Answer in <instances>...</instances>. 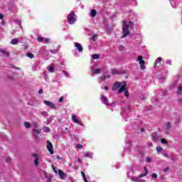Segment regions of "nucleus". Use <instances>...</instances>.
<instances>
[{
	"label": "nucleus",
	"instance_id": "1",
	"mask_svg": "<svg viewBox=\"0 0 182 182\" xmlns=\"http://www.w3.org/2000/svg\"><path fill=\"white\" fill-rule=\"evenodd\" d=\"M122 23H124V26L122 27V38H127L129 35H130V30L129 28H132V26H134V23L132 21H123Z\"/></svg>",
	"mask_w": 182,
	"mask_h": 182
},
{
	"label": "nucleus",
	"instance_id": "2",
	"mask_svg": "<svg viewBox=\"0 0 182 182\" xmlns=\"http://www.w3.org/2000/svg\"><path fill=\"white\" fill-rule=\"evenodd\" d=\"M76 16V15H75V11H71L70 13V14L68 15L67 19L69 22V23H70L71 25L73 23H75V21H76V19L75 18Z\"/></svg>",
	"mask_w": 182,
	"mask_h": 182
},
{
	"label": "nucleus",
	"instance_id": "3",
	"mask_svg": "<svg viewBox=\"0 0 182 182\" xmlns=\"http://www.w3.org/2000/svg\"><path fill=\"white\" fill-rule=\"evenodd\" d=\"M138 62H139L141 70H144L146 69V65H144L146 64V61L143 60V56L139 55L138 57Z\"/></svg>",
	"mask_w": 182,
	"mask_h": 182
},
{
	"label": "nucleus",
	"instance_id": "4",
	"mask_svg": "<svg viewBox=\"0 0 182 182\" xmlns=\"http://www.w3.org/2000/svg\"><path fill=\"white\" fill-rule=\"evenodd\" d=\"M41 134V129H33V136L35 140H39V135Z\"/></svg>",
	"mask_w": 182,
	"mask_h": 182
},
{
	"label": "nucleus",
	"instance_id": "5",
	"mask_svg": "<svg viewBox=\"0 0 182 182\" xmlns=\"http://www.w3.org/2000/svg\"><path fill=\"white\" fill-rule=\"evenodd\" d=\"M31 156L35 159H34L35 166L38 167V166H39V155H38V154H32Z\"/></svg>",
	"mask_w": 182,
	"mask_h": 182
},
{
	"label": "nucleus",
	"instance_id": "6",
	"mask_svg": "<svg viewBox=\"0 0 182 182\" xmlns=\"http://www.w3.org/2000/svg\"><path fill=\"white\" fill-rule=\"evenodd\" d=\"M47 149L50 153V154H53V145L50 141H47Z\"/></svg>",
	"mask_w": 182,
	"mask_h": 182
},
{
	"label": "nucleus",
	"instance_id": "7",
	"mask_svg": "<svg viewBox=\"0 0 182 182\" xmlns=\"http://www.w3.org/2000/svg\"><path fill=\"white\" fill-rule=\"evenodd\" d=\"M74 46L77 49L79 52H83V47L79 43H74Z\"/></svg>",
	"mask_w": 182,
	"mask_h": 182
},
{
	"label": "nucleus",
	"instance_id": "8",
	"mask_svg": "<svg viewBox=\"0 0 182 182\" xmlns=\"http://www.w3.org/2000/svg\"><path fill=\"white\" fill-rule=\"evenodd\" d=\"M122 87V82H117L114 84L112 87V90H117V89H119V87Z\"/></svg>",
	"mask_w": 182,
	"mask_h": 182
},
{
	"label": "nucleus",
	"instance_id": "9",
	"mask_svg": "<svg viewBox=\"0 0 182 182\" xmlns=\"http://www.w3.org/2000/svg\"><path fill=\"white\" fill-rule=\"evenodd\" d=\"M72 121L73 122V123H76L77 124H80V126H82V122L76 119V115L75 114L72 116Z\"/></svg>",
	"mask_w": 182,
	"mask_h": 182
},
{
	"label": "nucleus",
	"instance_id": "10",
	"mask_svg": "<svg viewBox=\"0 0 182 182\" xmlns=\"http://www.w3.org/2000/svg\"><path fill=\"white\" fill-rule=\"evenodd\" d=\"M44 103L51 109H55V104L50 101L45 100Z\"/></svg>",
	"mask_w": 182,
	"mask_h": 182
},
{
	"label": "nucleus",
	"instance_id": "11",
	"mask_svg": "<svg viewBox=\"0 0 182 182\" xmlns=\"http://www.w3.org/2000/svg\"><path fill=\"white\" fill-rule=\"evenodd\" d=\"M161 60H163V58L159 57L154 62V66H160L161 65Z\"/></svg>",
	"mask_w": 182,
	"mask_h": 182
},
{
	"label": "nucleus",
	"instance_id": "12",
	"mask_svg": "<svg viewBox=\"0 0 182 182\" xmlns=\"http://www.w3.org/2000/svg\"><path fill=\"white\" fill-rule=\"evenodd\" d=\"M58 174H59L61 180H65L66 178V174L65 173H63V171L59 169Z\"/></svg>",
	"mask_w": 182,
	"mask_h": 182
},
{
	"label": "nucleus",
	"instance_id": "13",
	"mask_svg": "<svg viewBox=\"0 0 182 182\" xmlns=\"http://www.w3.org/2000/svg\"><path fill=\"white\" fill-rule=\"evenodd\" d=\"M101 100L104 105L109 106V103L107 102V97L105 95H101Z\"/></svg>",
	"mask_w": 182,
	"mask_h": 182
},
{
	"label": "nucleus",
	"instance_id": "14",
	"mask_svg": "<svg viewBox=\"0 0 182 182\" xmlns=\"http://www.w3.org/2000/svg\"><path fill=\"white\" fill-rule=\"evenodd\" d=\"M0 53L4 55L5 58H9V53L6 51V50H4L2 48H0Z\"/></svg>",
	"mask_w": 182,
	"mask_h": 182
},
{
	"label": "nucleus",
	"instance_id": "15",
	"mask_svg": "<svg viewBox=\"0 0 182 182\" xmlns=\"http://www.w3.org/2000/svg\"><path fill=\"white\" fill-rule=\"evenodd\" d=\"M126 90V84H124L118 90V93H123Z\"/></svg>",
	"mask_w": 182,
	"mask_h": 182
},
{
	"label": "nucleus",
	"instance_id": "16",
	"mask_svg": "<svg viewBox=\"0 0 182 182\" xmlns=\"http://www.w3.org/2000/svg\"><path fill=\"white\" fill-rule=\"evenodd\" d=\"M18 43H19V40H18V38H14L11 41V45H18Z\"/></svg>",
	"mask_w": 182,
	"mask_h": 182
},
{
	"label": "nucleus",
	"instance_id": "17",
	"mask_svg": "<svg viewBox=\"0 0 182 182\" xmlns=\"http://www.w3.org/2000/svg\"><path fill=\"white\" fill-rule=\"evenodd\" d=\"M92 73L93 75H96V74L100 73V68L92 69Z\"/></svg>",
	"mask_w": 182,
	"mask_h": 182
},
{
	"label": "nucleus",
	"instance_id": "18",
	"mask_svg": "<svg viewBox=\"0 0 182 182\" xmlns=\"http://www.w3.org/2000/svg\"><path fill=\"white\" fill-rule=\"evenodd\" d=\"M97 14V11H96L95 9H92L91 12H90V16H92V18H95V16H96Z\"/></svg>",
	"mask_w": 182,
	"mask_h": 182
},
{
	"label": "nucleus",
	"instance_id": "19",
	"mask_svg": "<svg viewBox=\"0 0 182 182\" xmlns=\"http://www.w3.org/2000/svg\"><path fill=\"white\" fill-rule=\"evenodd\" d=\"M26 56L28 58H30V59H33V58H35V55H33V53H27Z\"/></svg>",
	"mask_w": 182,
	"mask_h": 182
},
{
	"label": "nucleus",
	"instance_id": "20",
	"mask_svg": "<svg viewBox=\"0 0 182 182\" xmlns=\"http://www.w3.org/2000/svg\"><path fill=\"white\" fill-rule=\"evenodd\" d=\"M132 181H134V182H141L140 178H136V177H132Z\"/></svg>",
	"mask_w": 182,
	"mask_h": 182
},
{
	"label": "nucleus",
	"instance_id": "21",
	"mask_svg": "<svg viewBox=\"0 0 182 182\" xmlns=\"http://www.w3.org/2000/svg\"><path fill=\"white\" fill-rule=\"evenodd\" d=\"M90 39H92V41H93L94 42H96V41H97V34H95L93 35Z\"/></svg>",
	"mask_w": 182,
	"mask_h": 182
},
{
	"label": "nucleus",
	"instance_id": "22",
	"mask_svg": "<svg viewBox=\"0 0 182 182\" xmlns=\"http://www.w3.org/2000/svg\"><path fill=\"white\" fill-rule=\"evenodd\" d=\"M43 130L45 133H49V132H50V129H49V127H44L43 128Z\"/></svg>",
	"mask_w": 182,
	"mask_h": 182
},
{
	"label": "nucleus",
	"instance_id": "23",
	"mask_svg": "<svg viewBox=\"0 0 182 182\" xmlns=\"http://www.w3.org/2000/svg\"><path fill=\"white\" fill-rule=\"evenodd\" d=\"M156 151L157 153H161L163 151V147L160 146H156Z\"/></svg>",
	"mask_w": 182,
	"mask_h": 182
},
{
	"label": "nucleus",
	"instance_id": "24",
	"mask_svg": "<svg viewBox=\"0 0 182 182\" xmlns=\"http://www.w3.org/2000/svg\"><path fill=\"white\" fill-rule=\"evenodd\" d=\"M112 75H119V70L117 69H113L112 71Z\"/></svg>",
	"mask_w": 182,
	"mask_h": 182
},
{
	"label": "nucleus",
	"instance_id": "25",
	"mask_svg": "<svg viewBox=\"0 0 182 182\" xmlns=\"http://www.w3.org/2000/svg\"><path fill=\"white\" fill-rule=\"evenodd\" d=\"M166 129L167 130H170L171 129V124L170 122H167L166 124Z\"/></svg>",
	"mask_w": 182,
	"mask_h": 182
},
{
	"label": "nucleus",
	"instance_id": "26",
	"mask_svg": "<svg viewBox=\"0 0 182 182\" xmlns=\"http://www.w3.org/2000/svg\"><path fill=\"white\" fill-rule=\"evenodd\" d=\"M49 42H50V40L48 38H44L43 39V43H49Z\"/></svg>",
	"mask_w": 182,
	"mask_h": 182
},
{
	"label": "nucleus",
	"instance_id": "27",
	"mask_svg": "<svg viewBox=\"0 0 182 182\" xmlns=\"http://www.w3.org/2000/svg\"><path fill=\"white\" fill-rule=\"evenodd\" d=\"M24 126L26 129H30L31 127V123L29 122H24Z\"/></svg>",
	"mask_w": 182,
	"mask_h": 182
},
{
	"label": "nucleus",
	"instance_id": "28",
	"mask_svg": "<svg viewBox=\"0 0 182 182\" xmlns=\"http://www.w3.org/2000/svg\"><path fill=\"white\" fill-rule=\"evenodd\" d=\"M99 58H100V55L99 54L92 55V59H99Z\"/></svg>",
	"mask_w": 182,
	"mask_h": 182
},
{
	"label": "nucleus",
	"instance_id": "29",
	"mask_svg": "<svg viewBox=\"0 0 182 182\" xmlns=\"http://www.w3.org/2000/svg\"><path fill=\"white\" fill-rule=\"evenodd\" d=\"M76 149H78L79 150L83 149V146L80 144H78L75 146Z\"/></svg>",
	"mask_w": 182,
	"mask_h": 182
},
{
	"label": "nucleus",
	"instance_id": "30",
	"mask_svg": "<svg viewBox=\"0 0 182 182\" xmlns=\"http://www.w3.org/2000/svg\"><path fill=\"white\" fill-rule=\"evenodd\" d=\"M161 143H162V144H167V143H168L167 139H161Z\"/></svg>",
	"mask_w": 182,
	"mask_h": 182
},
{
	"label": "nucleus",
	"instance_id": "31",
	"mask_svg": "<svg viewBox=\"0 0 182 182\" xmlns=\"http://www.w3.org/2000/svg\"><path fill=\"white\" fill-rule=\"evenodd\" d=\"M49 72L53 73V70H55V68H53V65H51L48 68Z\"/></svg>",
	"mask_w": 182,
	"mask_h": 182
},
{
	"label": "nucleus",
	"instance_id": "32",
	"mask_svg": "<svg viewBox=\"0 0 182 182\" xmlns=\"http://www.w3.org/2000/svg\"><path fill=\"white\" fill-rule=\"evenodd\" d=\"M15 23H17V25H19L20 28L22 29V26H21V21L15 20Z\"/></svg>",
	"mask_w": 182,
	"mask_h": 182
},
{
	"label": "nucleus",
	"instance_id": "33",
	"mask_svg": "<svg viewBox=\"0 0 182 182\" xmlns=\"http://www.w3.org/2000/svg\"><path fill=\"white\" fill-rule=\"evenodd\" d=\"M178 95H182V86L178 87Z\"/></svg>",
	"mask_w": 182,
	"mask_h": 182
},
{
	"label": "nucleus",
	"instance_id": "34",
	"mask_svg": "<svg viewBox=\"0 0 182 182\" xmlns=\"http://www.w3.org/2000/svg\"><path fill=\"white\" fill-rule=\"evenodd\" d=\"M43 37H42V36H39L38 38H37V41H38V42H43Z\"/></svg>",
	"mask_w": 182,
	"mask_h": 182
},
{
	"label": "nucleus",
	"instance_id": "35",
	"mask_svg": "<svg viewBox=\"0 0 182 182\" xmlns=\"http://www.w3.org/2000/svg\"><path fill=\"white\" fill-rule=\"evenodd\" d=\"M52 168L54 171V173H55V174H58V171L56 170V167L53 165H52Z\"/></svg>",
	"mask_w": 182,
	"mask_h": 182
},
{
	"label": "nucleus",
	"instance_id": "36",
	"mask_svg": "<svg viewBox=\"0 0 182 182\" xmlns=\"http://www.w3.org/2000/svg\"><path fill=\"white\" fill-rule=\"evenodd\" d=\"M146 176H147V174H146V173H141L139 176V178H142V177H146Z\"/></svg>",
	"mask_w": 182,
	"mask_h": 182
},
{
	"label": "nucleus",
	"instance_id": "37",
	"mask_svg": "<svg viewBox=\"0 0 182 182\" xmlns=\"http://www.w3.org/2000/svg\"><path fill=\"white\" fill-rule=\"evenodd\" d=\"M144 170L145 171V174L148 175L149 174V169L147 168V167L145 166L144 168Z\"/></svg>",
	"mask_w": 182,
	"mask_h": 182
},
{
	"label": "nucleus",
	"instance_id": "38",
	"mask_svg": "<svg viewBox=\"0 0 182 182\" xmlns=\"http://www.w3.org/2000/svg\"><path fill=\"white\" fill-rule=\"evenodd\" d=\"M124 95H125L126 97H129V91L128 90H125L124 91Z\"/></svg>",
	"mask_w": 182,
	"mask_h": 182
},
{
	"label": "nucleus",
	"instance_id": "39",
	"mask_svg": "<svg viewBox=\"0 0 182 182\" xmlns=\"http://www.w3.org/2000/svg\"><path fill=\"white\" fill-rule=\"evenodd\" d=\"M81 175L83 178H86V174H85L84 171H81Z\"/></svg>",
	"mask_w": 182,
	"mask_h": 182
},
{
	"label": "nucleus",
	"instance_id": "40",
	"mask_svg": "<svg viewBox=\"0 0 182 182\" xmlns=\"http://www.w3.org/2000/svg\"><path fill=\"white\" fill-rule=\"evenodd\" d=\"M42 115L46 117V116H49V114H48L47 112H42Z\"/></svg>",
	"mask_w": 182,
	"mask_h": 182
},
{
	"label": "nucleus",
	"instance_id": "41",
	"mask_svg": "<svg viewBox=\"0 0 182 182\" xmlns=\"http://www.w3.org/2000/svg\"><path fill=\"white\" fill-rule=\"evenodd\" d=\"M63 73H64L65 76H69V73L66 70H63Z\"/></svg>",
	"mask_w": 182,
	"mask_h": 182
},
{
	"label": "nucleus",
	"instance_id": "42",
	"mask_svg": "<svg viewBox=\"0 0 182 182\" xmlns=\"http://www.w3.org/2000/svg\"><path fill=\"white\" fill-rule=\"evenodd\" d=\"M146 162L151 163V158H150V157L146 158Z\"/></svg>",
	"mask_w": 182,
	"mask_h": 182
},
{
	"label": "nucleus",
	"instance_id": "43",
	"mask_svg": "<svg viewBox=\"0 0 182 182\" xmlns=\"http://www.w3.org/2000/svg\"><path fill=\"white\" fill-rule=\"evenodd\" d=\"M168 170H170V168L167 167V168H165L164 169V173H167V171H168Z\"/></svg>",
	"mask_w": 182,
	"mask_h": 182
},
{
	"label": "nucleus",
	"instance_id": "44",
	"mask_svg": "<svg viewBox=\"0 0 182 182\" xmlns=\"http://www.w3.org/2000/svg\"><path fill=\"white\" fill-rule=\"evenodd\" d=\"M100 79L101 80L105 81V80L106 79V75L101 76Z\"/></svg>",
	"mask_w": 182,
	"mask_h": 182
},
{
	"label": "nucleus",
	"instance_id": "45",
	"mask_svg": "<svg viewBox=\"0 0 182 182\" xmlns=\"http://www.w3.org/2000/svg\"><path fill=\"white\" fill-rule=\"evenodd\" d=\"M63 99H64L63 97H60L58 100V102H60V103H62V102H63Z\"/></svg>",
	"mask_w": 182,
	"mask_h": 182
},
{
	"label": "nucleus",
	"instance_id": "46",
	"mask_svg": "<svg viewBox=\"0 0 182 182\" xmlns=\"http://www.w3.org/2000/svg\"><path fill=\"white\" fill-rule=\"evenodd\" d=\"M151 177H152V178H157V174L153 173V174L151 175Z\"/></svg>",
	"mask_w": 182,
	"mask_h": 182
},
{
	"label": "nucleus",
	"instance_id": "47",
	"mask_svg": "<svg viewBox=\"0 0 182 182\" xmlns=\"http://www.w3.org/2000/svg\"><path fill=\"white\" fill-rule=\"evenodd\" d=\"M42 93H43V90L40 89L39 91H38V94L42 95Z\"/></svg>",
	"mask_w": 182,
	"mask_h": 182
},
{
	"label": "nucleus",
	"instance_id": "48",
	"mask_svg": "<svg viewBox=\"0 0 182 182\" xmlns=\"http://www.w3.org/2000/svg\"><path fill=\"white\" fill-rule=\"evenodd\" d=\"M84 156H85V157H89L90 154H89V153H85L84 154Z\"/></svg>",
	"mask_w": 182,
	"mask_h": 182
},
{
	"label": "nucleus",
	"instance_id": "49",
	"mask_svg": "<svg viewBox=\"0 0 182 182\" xmlns=\"http://www.w3.org/2000/svg\"><path fill=\"white\" fill-rule=\"evenodd\" d=\"M0 19H4V14H0Z\"/></svg>",
	"mask_w": 182,
	"mask_h": 182
},
{
	"label": "nucleus",
	"instance_id": "50",
	"mask_svg": "<svg viewBox=\"0 0 182 182\" xmlns=\"http://www.w3.org/2000/svg\"><path fill=\"white\" fill-rule=\"evenodd\" d=\"M105 90H109V87L108 86H105Z\"/></svg>",
	"mask_w": 182,
	"mask_h": 182
},
{
	"label": "nucleus",
	"instance_id": "51",
	"mask_svg": "<svg viewBox=\"0 0 182 182\" xmlns=\"http://www.w3.org/2000/svg\"><path fill=\"white\" fill-rule=\"evenodd\" d=\"M14 69H17L18 70H21V68H17V67H15L14 66Z\"/></svg>",
	"mask_w": 182,
	"mask_h": 182
},
{
	"label": "nucleus",
	"instance_id": "52",
	"mask_svg": "<svg viewBox=\"0 0 182 182\" xmlns=\"http://www.w3.org/2000/svg\"><path fill=\"white\" fill-rule=\"evenodd\" d=\"M106 78L107 77V79H110V75H105Z\"/></svg>",
	"mask_w": 182,
	"mask_h": 182
},
{
	"label": "nucleus",
	"instance_id": "53",
	"mask_svg": "<svg viewBox=\"0 0 182 182\" xmlns=\"http://www.w3.org/2000/svg\"><path fill=\"white\" fill-rule=\"evenodd\" d=\"M77 161H78V162H80V161H82V159H80V158H78V159H77Z\"/></svg>",
	"mask_w": 182,
	"mask_h": 182
},
{
	"label": "nucleus",
	"instance_id": "54",
	"mask_svg": "<svg viewBox=\"0 0 182 182\" xmlns=\"http://www.w3.org/2000/svg\"><path fill=\"white\" fill-rule=\"evenodd\" d=\"M57 159H58V160H60V156H58Z\"/></svg>",
	"mask_w": 182,
	"mask_h": 182
},
{
	"label": "nucleus",
	"instance_id": "55",
	"mask_svg": "<svg viewBox=\"0 0 182 182\" xmlns=\"http://www.w3.org/2000/svg\"><path fill=\"white\" fill-rule=\"evenodd\" d=\"M7 161H11V159H7Z\"/></svg>",
	"mask_w": 182,
	"mask_h": 182
},
{
	"label": "nucleus",
	"instance_id": "56",
	"mask_svg": "<svg viewBox=\"0 0 182 182\" xmlns=\"http://www.w3.org/2000/svg\"><path fill=\"white\" fill-rule=\"evenodd\" d=\"M47 182H50V179H48V180L47 181Z\"/></svg>",
	"mask_w": 182,
	"mask_h": 182
},
{
	"label": "nucleus",
	"instance_id": "57",
	"mask_svg": "<svg viewBox=\"0 0 182 182\" xmlns=\"http://www.w3.org/2000/svg\"><path fill=\"white\" fill-rule=\"evenodd\" d=\"M10 79H14V77H11Z\"/></svg>",
	"mask_w": 182,
	"mask_h": 182
},
{
	"label": "nucleus",
	"instance_id": "58",
	"mask_svg": "<svg viewBox=\"0 0 182 182\" xmlns=\"http://www.w3.org/2000/svg\"><path fill=\"white\" fill-rule=\"evenodd\" d=\"M141 132H144V129H141Z\"/></svg>",
	"mask_w": 182,
	"mask_h": 182
},
{
	"label": "nucleus",
	"instance_id": "59",
	"mask_svg": "<svg viewBox=\"0 0 182 182\" xmlns=\"http://www.w3.org/2000/svg\"><path fill=\"white\" fill-rule=\"evenodd\" d=\"M152 137H153V138H154V137H155V136H152Z\"/></svg>",
	"mask_w": 182,
	"mask_h": 182
}]
</instances>
